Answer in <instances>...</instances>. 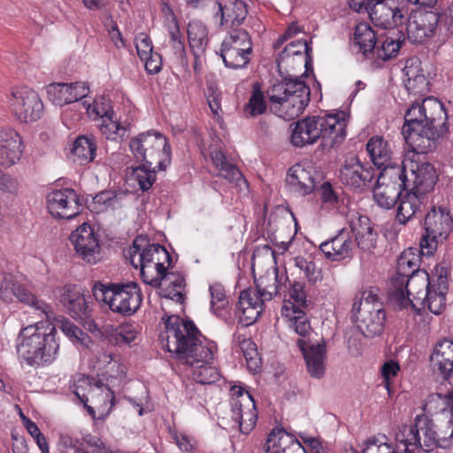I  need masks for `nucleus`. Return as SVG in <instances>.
Instances as JSON below:
<instances>
[{
    "mask_svg": "<svg viewBox=\"0 0 453 453\" xmlns=\"http://www.w3.org/2000/svg\"><path fill=\"white\" fill-rule=\"evenodd\" d=\"M188 46L193 55L204 54L208 42V30L203 23L198 20L188 22L187 27Z\"/></svg>",
    "mask_w": 453,
    "mask_h": 453,
    "instance_id": "nucleus-43",
    "label": "nucleus"
},
{
    "mask_svg": "<svg viewBox=\"0 0 453 453\" xmlns=\"http://www.w3.org/2000/svg\"><path fill=\"white\" fill-rule=\"evenodd\" d=\"M426 153L414 151L411 149V151L405 156L401 166L395 167L400 186L408 188L411 182V189L425 196L434 189L438 180L434 165L421 158V156Z\"/></svg>",
    "mask_w": 453,
    "mask_h": 453,
    "instance_id": "nucleus-9",
    "label": "nucleus"
},
{
    "mask_svg": "<svg viewBox=\"0 0 453 453\" xmlns=\"http://www.w3.org/2000/svg\"><path fill=\"white\" fill-rule=\"evenodd\" d=\"M101 124L98 128L101 134L108 140L118 141L123 140L127 136V128L122 126L114 117H110V119H101Z\"/></svg>",
    "mask_w": 453,
    "mask_h": 453,
    "instance_id": "nucleus-53",
    "label": "nucleus"
},
{
    "mask_svg": "<svg viewBox=\"0 0 453 453\" xmlns=\"http://www.w3.org/2000/svg\"><path fill=\"white\" fill-rule=\"evenodd\" d=\"M211 157L213 165L219 171V176L238 187H242V185H248L247 180L240 170L234 164H231L226 160L225 154L221 150H213L211 154Z\"/></svg>",
    "mask_w": 453,
    "mask_h": 453,
    "instance_id": "nucleus-41",
    "label": "nucleus"
},
{
    "mask_svg": "<svg viewBox=\"0 0 453 453\" xmlns=\"http://www.w3.org/2000/svg\"><path fill=\"white\" fill-rule=\"evenodd\" d=\"M165 332L161 334L165 341L167 351L173 353L182 364L193 368V380L199 384H212L219 379L216 367L211 365L216 346L207 342L191 320L180 316L170 315L162 319Z\"/></svg>",
    "mask_w": 453,
    "mask_h": 453,
    "instance_id": "nucleus-1",
    "label": "nucleus"
},
{
    "mask_svg": "<svg viewBox=\"0 0 453 453\" xmlns=\"http://www.w3.org/2000/svg\"><path fill=\"white\" fill-rule=\"evenodd\" d=\"M69 239L76 254L84 262L95 265L100 261L99 240L89 225L83 223L71 234Z\"/></svg>",
    "mask_w": 453,
    "mask_h": 453,
    "instance_id": "nucleus-19",
    "label": "nucleus"
},
{
    "mask_svg": "<svg viewBox=\"0 0 453 453\" xmlns=\"http://www.w3.org/2000/svg\"><path fill=\"white\" fill-rule=\"evenodd\" d=\"M423 410L429 415L449 414L448 429L449 436L453 437V392H449L446 395L430 394L425 400Z\"/></svg>",
    "mask_w": 453,
    "mask_h": 453,
    "instance_id": "nucleus-36",
    "label": "nucleus"
},
{
    "mask_svg": "<svg viewBox=\"0 0 453 453\" xmlns=\"http://www.w3.org/2000/svg\"><path fill=\"white\" fill-rule=\"evenodd\" d=\"M434 7L417 5L411 11L408 19V38L414 43H421L432 36L437 27L440 15Z\"/></svg>",
    "mask_w": 453,
    "mask_h": 453,
    "instance_id": "nucleus-17",
    "label": "nucleus"
},
{
    "mask_svg": "<svg viewBox=\"0 0 453 453\" xmlns=\"http://www.w3.org/2000/svg\"><path fill=\"white\" fill-rule=\"evenodd\" d=\"M449 287L447 282V276L441 273L428 290L424 296V301L421 300L418 306L414 310L420 311L427 308L432 313L435 315L441 314L446 307V294Z\"/></svg>",
    "mask_w": 453,
    "mask_h": 453,
    "instance_id": "nucleus-30",
    "label": "nucleus"
},
{
    "mask_svg": "<svg viewBox=\"0 0 453 453\" xmlns=\"http://www.w3.org/2000/svg\"><path fill=\"white\" fill-rule=\"evenodd\" d=\"M23 144L19 134L11 127L0 131V165L11 167L20 160Z\"/></svg>",
    "mask_w": 453,
    "mask_h": 453,
    "instance_id": "nucleus-27",
    "label": "nucleus"
},
{
    "mask_svg": "<svg viewBox=\"0 0 453 453\" xmlns=\"http://www.w3.org/2000/svg\"><path fill=\"white\" fill-rule=\"evenodd\" d=\"M129 253L131 265L140 268L142 280L151 287L159 285L157 277L172 265V257L164 246L146 243L142 236L134 240Z\"/></svg>",
    "mask_w": 453,
    "mask_h": 453,
    "instance_id": "nucleus-7",
    "label": "nucleus"
},
{
    "mask_svg": "<svg viewBox=\"0 0 453 453\" xmlns=\"http://www.w3.org/2000/svg\"><path fill=\"white\" fill-rule=\"evenodd\" d=\"M350 234L356 247L370 252L376 246L377 233L374 232L367 217H358L349 223Z\"/></svg>",
    "mask_w": 453,
    "mask_h": 453,
    "instance_id": "nucleus-35",
    "label": "nucleus"
},
{
    "mask_svg": "<svg viewBox=\"0 0 453 453\" xmlns=\"http://www.w3.org/2000/svg\"><path fill=\"white\" fill-rule=\"evenodd\" d=\"M281 315L288 320V326L302 337L307 336L311 326L303 309L296 307L291 301H285L281 308Z\"/></svg>",
    "mask_w": 453,
    "mask_h": 453,
    "instance_id": "nucleus-38",
    "label": "nucleus"
},
{
    "mask_svg": "<svg viewBox=\"0 0 453 453\" xmlns=\"http://www.w3.org/2000/svg\"><path fill=\"white\" fill-rule=\"evenodd\" d=\"M288 434L282 428L273 429L267 436L266 442L263 449L265 453H273L274 451H280L284 453L285 449L281 446V440L287 436Z\"/></svg>",
    "mask_w": 453,
    "mask_h": 453,
    "instance_id": "nucleus-58",
    "label": "nucleus"
},
{
    "mask_svg": "<svg viewBox=\"0 0 453 453\" xmlns=\"http://www.w3.org/2000/svg\"><path fill=\"white\" fill-rule=\"evenodd\" d=\"M47 208L55 218L71 219L82 210L80 196L73 188L53 190L47 195Z\"/></svg>",
    "mask_w": 453,
    "mask_h": 453,
    "instance_id": "nucleus-18",
    "label": "nucleus"
},
{
    "mask_svg": "<svg viewBox=\"0 0 453 453\" xmlns=\"http://www.w3.org/2000/svg\"><path fill=\"white\" fill-rule=\"evenodd\" d=\"M419 257L411 250L403 251L397 259L395 274L391 278V286L404 285L405 279L414 275L419 270Z\"/></svg>",
    "mask_w": 453,
    "mask_h": 453,
    "instance_id": "nucleus-40",
    "label": "nucleus"
},
{
    "mask_svg": "<svg viewBox=\"0 0 453 453\" xmlns=\"http://www.w3.org/2000/svg\"><path fill=\"white\" fill-rule=\"evenodd\" d=\"M304 287L305 284L303 282L294 281L289 288V297L293 300L291 303L301 309L306 306L307 302Z\"/></svg>",
    "mask_w": 453,
    "mask_h": 453,
    "instance_id": "nucleus-59",
    "label": "nucleus"
},
{
    "mask_svg": "<svg viewBox=\"0 0 453 453\" xmlns=\"http://www.w3.org/2000/svg\"><path fill=\"white\" fill-rule=\"evenodd\" d=\"M218 11L216 17L220 18V25L226 29L241 28L248 15L247 4L243 0H216Z\"/></svg>",
    "mask_w": 453,
    "mask_h": 453,
    "instance_id": "nucleus-26",
    "label": "nucleus"
},
{
    "mask_svg": "<svg viewBox=\"0 0 453 453\" xmlns=\"http://www.w3.org/2000/svg\"><path fill=\"white\" fill-rule=\"evenodd\" d=\"M431 365L444 380L453 373V340L439 342L430 357Z\"/></svg>",
    "mask_w": 453,
    "mask_h": 453,
    "instance_id": "nucleus-31",
    "label": "nucleus"
},
{
    "mask_svg": "<svg viewBox=\"0 0 453 453\" xmlns=\"http://www.w3.org/2000/svg\"><path fill=\"white\" fill-rule=\"evenodd\" d=\"M141 60L144 61L145 69L150 74L157 73L162 68L161 56L157 52H153Z\"/></svg>",
    "mask_w": 453,
    "mask_h": 453,
    "instance_id": "nucleus-63",
    "label": "nucleus"
},
{
    "mask_svg": "<svg viewBox=\"0 0 453 453\" xmlns=\"http://www.w3.org/2000/svg\"><path fill=\"white\" fill-rule=\"evenodd\" d=\"M266 109L267 104L265 100L264 92L257 82L254 83L249 101L243 107V113L246 118H255L264 114Z\"/></svg>",
    "mask_w": 453,
    "mask_h": 453,
    "instance_id": "nucleus-50",
    "label": "nucleus"
},
{
    "mask_svg": "<svg viewBox=\"0 0 453 453\" xmlns=\"http://www.w3.org/2000/svg\"><path fill=\"white\" fill-rule=\"evenodd\" d=\"M231 402H241L242 404H245V407H253L255 406V401L249 392L245 391L242 387L234 386L231 388Z\"/></svg>",
    "mask_w": 453,
    "mask_h": 453,
    "instance_id": "nucleus-61",
    "label": "nucleus"
},
{
    "mask_svg": "<svg viewBox=\"0 0 453 453\" xmlns=\"http://www.w3.org/2000/svg\"><path fill=\"white\" fill-rule=\"evenodd\" d=\"M404 41V34L400 31L387 36L381 46L375 51L377 58L383 61H388L396 57Z\"/></svg>",
    "mask_w": 453,
    "mask_h": 453,
    "instance_id": "nucleus-48",
    "label": "nucleus"
},
{
    "mask_svg": "<svg viewBox=\"0 0 453 453\" xmlns=\"http://www.w3.org/2000/svg\"><path fill=\"white\" fill-rule=\"evenodd\" d=\"M356 249V244L350 230L342 228L337 234L330 240L323 242L319 250L323 252L327 259L332 261H342L351 258Z\"/></svg>",
    "mask_w": 453,
    "mask_h": 453,
    "instance_id": "nucleus-23",
    "label": "nucleus"
},
{
    "mask_svg": "<svg viewBox=\"0 0 453 453\" xmlns=\"http://www.w3.org/2000/svg\"><path fill=\"white\" fill-rule=\"evenodd\" d=\"M419 65L420 63L418 58H409L406 60L405 65L403 69V73L405 77L404 84L406 81H410L422 73Z\"/></svg>",
    "mask_w": 453,
    "mask_h": 453,
    "instance_id": "nucleus-62",
    "label": "nucleus"
},
{
    "mask_svg": "<svg viewBox=\"0 0 453 453\" xmlns=\"http://www.w3.org/2000/svg\"><path fill=\"white\" fill-rule=\"evenodd\" d=\"M56 334V326L50 323L36 322L23 327L16 344L20 363L35 368L51 365L60 347Z\"/></svg>",
    "mask_w": 453,
    "mask_h": 453,
    "instance_id": "nucleus-3",
    "label": "nucleus"
},
{
    "mask_svg": "<svg viewBox=\"0 0 453 453\" xmlns=\"http://www.w3.org/2000/svg\"><path fill=\"white\" fill-rule=\"evenodd\" d=\"M375 170L368 164H363L357 157L346 160L340 171V180L352 189H362L372 186Z\"/></svg>",
    "mask_w": 453,
    "mask_h": 453,
    "instance_id": "nucleus-21",
    "label": "nucleus"
},
{
    "mask_svg": "<svg viewBox=\"0 0 453 453\" xmlns=\"http://www.w3.org/2000/svg\"><path fill=\"white\" fill-rule=\"evenodd\" d=\"M446 113L441 103L434 98L413 104L404 115L402 134L414 151L429 152L442 134Z\"/></svg>",
    "mask_w": 453,
    "mask_h": 453,
    "instance_id": "nucleus-2",
    "label": "nucleus"
},
{
    "mask_svg": "<svg viewBox=\"0 0 453 453\" xmlns=\"http://www.w3.org/2000/svg\"><path fill=\"white\" fill-rule=\"evenodd\" d=\"M434 282L426 271L418 272L405 279L404 285L397 284L389 288V301L399 310L409 307L415 309L421 300L424 301L426 290Z\"/></svg>",
    "mask_w": 453,
    "mask_h": 453,
    "instance_id": "nucleus-14",
    "label": "nucleus"
},
{
    "mask_svg": "<svg viewBox=\"0 0 453 453\" xmlns=\"http://www.w3.org/2000/svg\"><path fill=\"white\" fill-rule=\"evenodd\" d=\"M135 48L139 58H146L147 56L152 54L153 46L150 38L144 33L137 35L134 38Z\"/></svg>",
    "mask_w": 453,
    "mask_h": 453,
    "instance_id": "nucleus-60",
    "label": "nucleus"
},
{
    "mask_svg": "<svg viewBox=\"0 0 453 453\" xmlns=\"http://www.w3.org/2000/svg\"><path fill=\"white\" fill-rule=\"evenodd\" d=\"M7 100L12 111L21 121H35L43 113L44 107L39 95L28 88H13Z\"/></svg>",
    "mask_w": 453,
    "mask_h": 453,
    "instance_id": "nucleus-16",
    "label": "nucleus"
},
{
    "mask_svg": "<svg viewBox=\"0 0 453 453\" xmlns=\"http://www.w3.org/2000/svg\"><path fill=\"white\" fill-rule=\"evenodd\" d=\"M278 273L274 276H264L260 277L258 280H256V292L259 295L263 303L270 301L278 293Z\"/></svg>",
    "mask_w": 453,
    "mask_h": 453,
    "instance_id": "nucleus-54",
    "label": "nucleus"
},
{
    "mask_svg": "<svg viewBox=\"0 0 453 453\" xmlns=\"http://www.w3.org/2000/svg\"><path fill=\"white\" fill-rule=\"evenodd\" d=\"M263 303L255 289L248 288L242 291L235 311L239 322L245 326L255 323L263 311Z\"/></svg>",
    "mask_w": 453,
    "mask_h": 453,
    "instance_id": "nucleus-28",
    "label": "nucleus"
},
{
    "mask_svg": "<svg viewBox=\"0 0 453 453\" xmlns=\"http://www.w3.org/2000/svg\"><path fill=\"white\" fill-rule=\"evenodd\" d=\"M427 84L426 78L422 72L410 81H406L404 85L409 91L422 93L426 89Z\"/></svg>",
    "mask_w": 453,
    "mask_h": 453,
    "instance_id": "nucleus-64",
    "label": "nucleus"
},
{
    "mask_svg": "<svg viewBox=\"0 0 453 453\" xmlns=\"http://www.w3.org/2000/svg\"><path fill=\"white\" fill-rule=\"evenodd\" d=\"M296 343L305 359L308 373L318 380L323 378L326 360V342L322 341L319 343L311 344L304 339H298Z\"/></svg>",
    "mask_w": 453,
    "mask_h": 453,
    "instance_id": "nucleus-24",
    "label": "nucleus"
},
{
    "mask_svg": "<svg viewBox=\"0 0 453 453\" xmlns=\"http://www.w3.org/2000/svg\"><path fill=\"white\" fill-rule=\"evenodd\" d=\"M453 218L444 206L432 207L426 213L423 228L425 233L419 242L420 253L432 256L438 244L443 242L452 230Z\"/></svg>",
    "mask_w": 453,
    "mask_h": 453,
    "instance_id": "nucleus-12",
    "label": "nucleus"
},
{
    "mask_svg": "<svg viewBox=\"0 0 453 453\" xmlns=\"http://www.w3.org/2000/svg\"><path fill=\"white\" fill-rule=\"evenodd\" d=\"M211 295V311L219 318H224L228 307V298L225 288L220 283H213L209 288Z\"/></svg>",
    "mask_w": 453,
    "mask_h": 453,
    "instance_id": "nucleus-51",
    "label": "nucleus"
},
{
    "mask_svg": "<svg viewBox=\"0 0 453 453\" xmlns=\"http://www.w3.org/2000/svg\"><path fill=\"white\" fill-rule=\"evenodd\" d=\"M351 321L365 338H374L382 334L386 311L377 288H370L364 290L359 297L356 296L351 309Z\"/></svg>",
    "mask_w": 453,
    "mask_h": 453,
    "instance_id": "nucleus-8",
    "label": "nucleus"
},
{
    "mask_svg": "<svg viewBox=\"0 0 453 453\" xmlns=\"http://www.w3.org/2000/svg\"><path fill=\"white\" fill-rule=\"evenodd\" d=\"M93 295L98 302H104L113 311L124 316L133 315L140 307L142 298L136 282L126 284L97 282L93 287Z\"/></svg>",
    "mask_w": 453,
    "mask_h": 453,
    "instance_id": "nucleus-10",
    "label": "nucleus"
},
{
    "mask_svg": "<svg viewBox=\"0 0 453 453\" xmlns=\"http://www.w3.org/2000/svg\"><path fill=\"white\" fill-rule=\"evenodd\" d=\"M68 83H51L47 86L48 99L58 106H63L73 103Z\"/></svg>",
    "mask_w": 453,
    "mask_h": 453,
    "instance_id": "nucleus-52",
    "label": "nucleus"
},
{
    "mask_svg": "<svg viewBox=\"0 0 453 453\" xmlns=\"http://www.w3.org/2000/svg\"><path fill=\"white\" fill-rule=\"evenodd\" d=\"M354 42L365 56L375 49L376 35L367 23H359L355 29Z\"/></svg>",
    "mask_w": 453,
    "mask_h": 453,
    "instance_id": "nucleus-47",
    "label": "nucleus"
},
{
    "mask_svg": "<svg viewBox=\"0 0 453 453\" xmlns=\"http://www.w3.org/2000/svg\"><path fill=\"white\" fill-rule=\"evenodd\" d=\"M59 302L76 319H86L90 316L88 301L76 288L65 287L59 296Z\"/></svg>",
    "mask_w": 453,
    "mask_h": 453,
    "instance_id": "nucleus-32",
    "label": "nucleus"
},
{
    "mask_svg": "<svg viewBox=\"0 0 453 453\" xmlns=\"http://www.w3.org/2000/svg\"><path fill=\"white\" fill-rule=\"evenodd\" d=\"M266 95L279 116L293 119L301 115L307 107L311 92L303 80L289 75L268 88Z\"/></svg>",
    "mask_w": 453,
    "mask_h": 453,
    "instance_id": "nucleus-6",
    "label": "nucleus"
},
{
    "mask_svg": "<svg viewBox=\"0 0 453 453\" xmlns=\"http://www.w3.org/2000/svg\"><path fill=\"white\" fill-rule=\"evenodd\" d=\"M90 331L96 335L115 346H130L137 337V330L132 324L113 326L107 324L101 328L96 324L89 326Z\"/></svg>",
    "mask_w": 453,
    "mask_h": 453,
    "instance_id": "nucleus-25",
    "label": "nucleus"
},
{
    "mask_svg": "<svg viewBox=\"0 0 453 453\" xmlns=\"http://www.w3.org/2000/svg\"><path fill=\"white\" fill-rule=\"evenodd\" d=\"M400 189L407 188L399 185L395 167L381 170L373 188L374 201L382 209L389 210L397 202Z\"/></svg>",
    "mask_w": 453,
    "mask_h": 453,
    "instance_id": "nucleus-20",
    "label": "nucleus"
},
{
    "mask_svg": "<svg viewBox=\"0 0 453 453\" xmlns=\"http://www.w3.org/2000/svg\"><path fill=\"white\" fill-rule=\"evenodd\" d=\"M311 47L306 40H296L289 42L282 52L279 55L277 59L278 66L282 65H288L291 58H303V54H305V66L308 65V59L311 58Z\"/></svg>",
    "mask_w": 453,
    "mask_h": 453,
    "instance_id": "nucleus-46",
    "label": "nucleus"
},
{
    "mask_svg": "<svg viewBox=\"0 0 453 453\" xmlns=\"http://www.w3.org/2000/svg\"><path fill=\"white\" fill-rule=\"evenodd\" d=\"M366 151L371 161L378 169L385 170L400 166L391 163L393 152L390 144L380 135H374L369 139L366 143Z\"/></svg>",
    "mask_w": 453,
    "mask_h": 453,
    "instance_id": "nucleus-34",
    "label": "nucleus"
},
{
    "mask_svg": "<svg viewBox=\"0 0 453 453\" xmlns=\"http://www.w3.org/2000/svg\"><path fill=\"white\" fill-rule=\"evenodd\" d=\"M345 113L308 116L296 122L291 133V143L303 148L321 140L323 150H331L340 145L346 136Z\"/></svg>",
    "mask_w": 453,
    "mask_h": 453,
    "instance_id": "nucleus-4",
    "label": "nucleus"
},
{
    "mask_svg": "<svg viewBox=\"0 0 453 453\" xmlns=\"http://www.w3.org/2000/svg\"><path fill=\"white\" fill-rule=\"evenodd\" d=\"M11 288L12 295L20 302L34 308L38 314L45 315L48 320L55 319V314L51 308L44 301L38 299L25 286L19 283H13L11 279L4 278L0 288V298L8 300L7 290Z\"/></svg>",
    "mask_w": 453,
    "mask_h": 453,
    "instance_id": "nucleus-22",
    "label": "nucleus"
},
{
    "mask_svg": "<svg viewBox=\"0 0 453 453\" xmlns=\"http://www.w3.org/2000/svg\"><path fill=\"white\" fill-rule=\"evenodd\" d=\"M255 408L256 405L254 408L245 407L241 402H232L231 418L242 434H249L256 425L257 416Z\"/></svg>",
    "mask_w": 453,
    "mask_h": 453,
    "instance_id": "nucleus-45",
    "label": "nucleus"
},
{
    "mask_svg": "<svg viewBox=\"0 0 453 453\" xmlns=\"http://www.w3.org/2000/svg\"><path fill=\"white\" fill-rule=\"evenodd\" d=\"M129 147L139 163H147L164 170L171 162V147L160 133L148 131L131 139Z\"/></svg>",
    "mask_w": 453,
    "mask_h": 453,
    "instance_id": "nucleus-11",
    "label": "nucleus"
},
{
    "mask_svg": "<svg viewBox=\"0 0 453 453\" xmlns=\"http://www.w3.org/2000/svg\"><path fill=\"white\" fill-rule=\"evenodd\" d=\"M452 439L449 434H439L427 415H417L413 425L403 426L395 435L397 447L403 448V453L430 452L436 447L446 449L451 445Z\"/></svg>",
    "mask_w": 453,
    "mask_h": 453,
    "instance_id": "nucleus-5",
    "label": "nucleus"
},
{
    "mask_svg": "<svg viewBox=\"0 0 453 453\" xmlns=\"http://www.w3.org/2000/svg\"><path fill=\"white\" fill-rule=\"evenodd\" d=\"M129 193L122 190H104L96 194L90 203L92 211L100 213L108 209L118 210L125 205Z\"/></svg>",
    "mask_w": 453,
    "mask_h": 453,
    "instance_id": "nucleus-39",
    "label": "nucleus"
},
{
    "mask_svg": "<svg viewBox=\"0 0 453 453\" xmlns=\"http://www.w3.org/2000/svg\"><path fill=\"white\" fill-rule=\"evenodd\" d=\"M286 181L295 192L301 196L310 194L315 187L311 173L298 164L289 168Z\"/></svg>",
    "mask_w": 453,
    "mask_h": 453,
    "instance_id": "nucleus-42",
    "label": "nucleus"
},
{
    "mask_svg": "<svg viewBox=\"0 0 453 453\" xmlns=\"http://www.w3.org/2000/svg\"><path fill=\"white\" fill-rule=\"evenodd\" d=\"M91 403L97 408L100 415L98 419L104 420L115 406V395L109 386L101 381H96L90 391Z\"/></svg>",
    "mask_w": 453,
    "mask_h": 453,
    "instance_id": "nucleus-37",
    "label": "nucleus"
},
{
    "mask_svg": "<svg viewBox=\"0 0 453 453\" xmlns=\"http://www.w3.org/2000/svg\"><path fill=\"white\" fill-rule=\"evenodd\" d=\"M365 12L372 24L382 29H394L407 20L405 0H380Z\"/></svg>",
    "mask_w": 453,
    "mask_h": 453,
    "instance_id": "nucleus-15",
    "label": "nucleus"
},
{
    "mask_svg": "<svg viewBox=\"0 0 453 453\" xmlns=\"http://www.w3.org/2000/svg\"><path fill=\"white\" fill-rule=\"evenodd\" d=\"M253 53V43L244 28L228 30L220 47V57L227 68H245Z\"/></svg>",
    "mask_w": 453,
    "mask_h": 453,
    "instance_id": "nucleus-13",
    "label": "nucleus"
},
{
    "mask_svg": "<svg viewBox=\"0 0 453 453\" xmlns=\"http://www.w3.org/2000/svg\"><path fill=\"white\" fill-rule=\"evenodd\" d=\"M157 280L160 283L156 288H160L162 297L179 303L184 302L186 280L185 275L181 272L173 271L171 265L157 277Z\"/></svg>",
    "mask_w": 453,
    "mask_h": 453,
    "instance_id": "nucleus-29",
    "label": "nucleus"
},
{
    "mask_svg": "<svg viewBox=\"0 0 453 453\" xmlns=\"http://www.w3.org/2000/svg\"><path fill=\"white\" fill-rule=\"evenodd\" d=\"M148 165L147 163H141L134 169V176L142 191H147L152 187L156 180V171L158 170L155 165Z\"/></svg>",
    "mask_w": 453,
    "mask_h": 453,
    "instance_id": "nucleus-55",
    "label": "nucleus"
},
{
    "mask_svg": "<svg viewBox=\"0 0 453 453\" xmlns=\"http://www.w3.org/2000/svg\"><path fill=\"white\" fill-rule=\"evenodd\" d=\"M96 142L93 136H78L72 148L73 161L81 165L90 163L96 157Z\"/></svg>",
    "mask_w": 453,
    "mask_h": 453,
    "instance_id": "nucleus-44",
    "label": "nucleus"
},
{
    "mask_svg": "<svg viewBox=\"0 0 453 453\" xmlns=\"http://www.w3.org/2000/svg\"><path fill=\"white\" fill-rule=\"evenodd\" d=\"M238 342L246 359L248 368L256 372L260 368V359L257 357L258 354L255 342L250 338L238 340Z\"/></svg>",
    "mask_w": 453,
    "mask_h": 453,
    "instance_id": "nucleus-57",
    "label": "nucleus"
},
{
    "mask_svg": "<svg viewBox=\"0 0 453 453\" xmlns=\"http://www.w3.org/2000/svg\"><path fill=\"white\" fill-rule=\"evenodd\" d=\"M426 198V196L411 189L404 194L400 193L395 216L397 222L405 225L411 220L421 211Z\"/></svg>",
    "mask_w": 453,
    "mask_h": 453,
    "instance_id": "nucleus-33",
    "label": "nucleus"
},
{
    "mask_svg": "<svg viewBox=\"0 0 453 453\" xmlns=\"http://www.w3.org/2000/svg\"><path fill=\"white\" fill-rule=\"evenodd\" d=\"M88 117L93 120L108 119L114 117L113 106L109 97L101 96L94 100L93 104L82 103Z\"/></svg>",
    "mask_w": 453,
    "mask_h": 453,
    "instance_id": "nucleus-49",
    "label": "nucleus"
},
{
    "mask_svg": "<svg viewBox=\"0 0 453 453\" xmlns=\"http://www.w3.org/2000/svg\"><path fill=\"white\" fill-rule=\"evenodd\" d=\"M295 265L303 273L310 284L314 285L322 280V271L314 261L307 260L303 257H296Z\"/></svg>",
    "mask_w": 453,
    "mask_h": 453,
    "instance_id": "nucleus-56",
    "label": "nucleus"
}]
</instances>
